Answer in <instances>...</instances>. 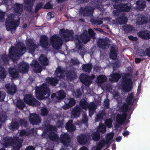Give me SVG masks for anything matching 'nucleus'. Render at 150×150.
I'll use <instances>...</instances> for the list:
<instances>
[{
	"mask_svg": "<svg viewBox=\"0 0 150 150\" xmlns=\"http://www.w3.org/2000/svg\"><path fill=\"white\" fill-rule=\"evenodd\" d=\"M25 150H35L34 148L31 146H29L26 148Z\"/></svg>",
	"mask_w": 150,
	"mask_h": 150,
	"instance_id": "774afa93",
	"label": "nucleus"
},
{
	"mask_svg": "<svg viewBox=\"0 0 150 150\" xmlns=\"http://www.w3.org/2000/svg\"><path fill=\"white\" fill-rule=\"evenodd\" d=\"M5 96V93L4 92L0 91V101L4 100Z\"/></svg>",
	"mask_w": 150,
	"mask_h": 150,
	"instance_id": "6e6d98bb",
	"label": "nucleus"
},
{
	"mask_svg": "<svg viewBox=\"0 0 150 150\" xmlns=\"http://www.w3.org/2000/svg\"><path fill=\"white\" fill-rule=\"evenodd\" d=\"M24 100L25 103L32 106H37L40 104V102L34 98L31 94L25 95Z\"/></svg>",
	"mask_w": 150,
	"mask_h": 150,
	"instance_id": "9d476101",
	"label": "nucleus"
},
{
	"mask_svg": "<svg viewBox=\"0 0 150 150\" xmlns=\"http://www.w3.org/2000/svg\"><path fill=\"white\" fill-rule=\"evenodd\" d=\"M105 142L104 140L100 141L98 144L96 146V150H100L103 146L105 144Z\"/></svg>",
	"mask_w": 150,
	"mask_h": 150,
	"instance_id": "09e8293b",
	"label": "nucleus"
},
{
	"mask_svg": "<svg viewBox=\"0 0 150 150\" xmlns=\"http://www.w3.org/2000/svg\"><path fill=\"white\" fill-rule=\"evenodd\" d=\"M112 121L111 119H109L107 120L105 122V123L108 127L110 128L111 127Z\"/></svg>",
	"mask_w": 150,
	"mask_h": 150,
	"instance_id": "603ef678",
	"label": "nucleus"
},
{
	"mask_svg": "<svg viewBox=\"0 0 150 150\" xmlns=\"http://www.w3.org/2000/svg\"><path fill=\"white\" fill-rule=\"evenodd\" d=\"M97 132L93 133L92 139L95 140L97 141L99 139L100 135L99 133L100 132L103 133H105L106 132V128L104 125L100 123L97 128Z\"/></svg>",
	"mask_w": 150,
	"mask_h": 150,
	"instance_id": "f8f14e48",
	"label": "nucleus"
},
{
	"mask_svg": "<svg viewBox=\"0 0 150 150\" xmlns=\"http://www.w3.org/2000/svg\"><path fill=\"white\" fill-rule=\"evenodd\" d=\"M90 40V38L88 35L87 31V30H85L83 33L81 35L80 38L77 39L78 43H77V42H76V47H78V48H81V40L84 43H86L88 41H89Z\"/></svg>",
	"mask_w": 150,
	"mask_h": 150,
	"instance_id": "9b49d317",
	"label": "nucleus"
},
{
	"mask_svg": "<svg viewBox=\"0 0 150 150\" xmlns=\"http://www.w3.org/2000/svg\"><path fill=\"white\" fill-rule=\"evenodd\" d=\"M133 94L132 93L128 94L126 101L129 104H131L133 102Z\"/></svg>",
	"mask_w": 150,
	"mask_h": 150,
	"instance_id": "a18cd8bd",
	"label": "nucleus"
},
{
	"mask_svg": "<svg viewBox=\"0 0 150 150\" xmlns=\"http://www.w3.org/2000/svg\"><path fill=\"white\" fill-rule=\"evenodd\" d=\"M6 87L7 89V93L11 95L14 94L16 91V87L14 84L11 85L7 84L6 85Z\"/></svg>",
	"mask_w": 150,
	"mask_h": 150,
	"instance_id": "412c9836",
	"label": "nucleus"
},
{
	"mask_svg": "<svg viewBox=\"0 0 150 150\" xmlns=\"http://www.w3.org/2000/svg\"><path fill=\"white\" fill-rule=\"evenodd\" d=\"M19 125L17 122L16 121H13L11 122V124L9 126L10 129L13 130L18 128Z\"/></svg>",
	"mask_w": 150,
	"mask_h": 150,
	"instance_id": "37998d69",
	"label": "nucleus"
},
{
	"mask_svg": "<svg viewBox=\"0 0 150 150\" xmlns=\"http://www.w3.org/2000/svg\"><path fill=\"white\" fill-rule=\"evenodd\" d=\"M30 133L27 132L25 130H23L19 132V135L20 136L22 137L25 136H29Z\"/></svg>",
	"mask_w": 150,
	"mask_h": 150,
	"instance_id": "3c124183",
	"label": "nucleus"
},
{
	"mask_svg": "<svg viewBox=\"0 0 150 150\" xmlns=\"http://www.w3.org/2000/svg\"><path fill=\"white\" fill-rule=\"evenodd\" d=\"M128 106L126 104H124L120 109V114H118L116 117V122L120 125H122L124 123L127 117L126 112Z\"/></svg>",
	"mask_w": 150,
	"mask_h": 150,
	"instance_id": "39448f33",
	"label": "nucleus"
},
{
	"mask_svg": "<svg viewBox=\"0 0 150 150\" xmlns=\"http://www.w3.org/2000/svg\"><path fill=\"white\" fill-rule=\"evenodd\" d=\"M81 109L79 107H76L74 108L72 111V116L74 117H78L80 114Z\"/></svg>",
	"mask_w": 150,
	"mask_h": 150,
	"instance_id": "2f4dec72",
	"label": "nucleus"
},
{
	"mask_svg": "<svg viewBox=\"0 0 150 150\" xmlns=\"http://www.w3.org/2000/svg\"><path fill=\"white\" fill-rule=\"evenodd\" d=\"M39 61L41 64L44 65H47L48 63L46 56L43 54L41 55L39 58Z\"/></svg>",
	"mask_w": 150,
	"mask_h": 150,
	"instance_id": "7c9ffc66",
	"label": "nucleus"
},
{
	"mask_svg": "<svg viewBox=\"0 0 150 150\" xmlns=\"http://www.w3.org/2000/svg\"><path fill=\"white\" fill-rule=\"evenodd\" d=\"M147 20L148 19L146 17L139 16L137 19L136 23L138 25H141L143 23H147L148 22Z\"/></svg>",
	"mask_w": 150,
	"mask_h": 150,
	"instance_id": "c9c22d12",
	"label": "nucleus"
},
{
	"mask_svg": "<svg viewBox=\"0 0 150 150\" xmlns=\"http://www.w3.org/2000/svg\"><path fill=\"white\" fill-rule=\"evenodd\" d=\"M29 120L33 125H38L40 122V117L36 114H30L29 117Z\"/></svg>",
	"mask_w": 150,
	"mask_h": 150,
	"instance_id": "4468645a",
	"label": "nucleus"
},
{
	"mask_svg": "<svg viewBox=\"0 0 150 150\" xmlns=\"http://www.w3.org/2000/svg\"><path fill=\"white\" fill-rule=\"evenodd\" d=\"M73 95L77 98H79L81 96V94L79 90H77L75 92L73 93Z\"/></svg>",
	"mask_w": 150,
	"mask_h": 150,
	"instance_id": "5fc2aeb1",
	"label": "nucleus"
},
{
	"mask_svg": "<svg viewBox=\"0 0 150 150\" xmlns=\"http://www.w3.org/2000/svg\"><path fill=\"white\" fill-rule=\"evenodd\" d=\"M46 81L47 83H50L52 85H55L57 83L58 81L57 79L54 78H50L48 77L46 79Z\"/></svg>",
	"mask_w": 150,
	"mask_h": 150,
	"instance_id": "e433bc0d",
	"label": "nucleus"
},
{
	"mask_svg": "<svg viewBox=\"0 0 150 150\" xmlns=\"http://www.w3.org/2000/svg\"><path fill=\"white\" fill-rule=\"evenodd\" d=\"M106 79V77L105 75H99L97 77L96 82L99 85L105 82Z\"/></svg>",
	"mask_w": 150,
	"mask_h": 150,
	"instance_id": "473e14b6",
	"label": "nucleus"
},
{
	"mask_svg": "<svg viewBox=\"0 0 150 150\" xmlns=\"http://www.w3.org/2000/svg\"><path fill=\"white\" fill-rule=\"evenodd\" d=\"M42 6V3H40L38 4L36 6L35 8V10L36 11H37Z\"/></svg>",
	"mask_w": 150,
	"mask_h": 150,
	"instance_id": "bf43d9fd",
	"label": "nucleus"
},
{
	"mask_svg": "<svg viewBox=\"0 0 150 150\" xmlns=\"http://www.w3.org/2000/svg\"><path fill=\"white\" fill-rule=\"evenodd\" d=\"M145 53L147 55H149L150 54V48L147 49L145 51Z\"/></svg>",
	"mask_w": 150,
	"mask_h": 150,
	"instance_id": "338daca9",
	"label": "nucleus"
},
{
	"mask_svg": "<svg viewBox=\"0 0 150 150\" xmlns=\"http://www.w3.org/2000/svg\"><path fill=\"white\" fill-rule=\"evenodd\" d=\"M6 74L4 69L0 66V78L4 79L5 78Z\"/></svg>",
	"mask_w": 150,
	"mask_h": 150,
	"instance_id": "de8ad7c7",
	"label": "nucleus"
},
{
	"mask_svg": "<svg viewBox=\"0 0 150 150\" xmlns=\"http://www.w3.org/2000/svg\"><path fill=\"white\" fill-rule=\"evenodd\" d=\"M80 106L84 109H87L88 107L89 108V115L90 116L92 115L96 108L97 106L93 103H90L89 105L84 99H82L80 103Z\"/></svg>",
	"mask_w": 150,
	"mask_h": 150,
	"instance_id": "6e6552de",
	"label": "nucleus"
},
{
	"mask_svg": "<svg viewBox=\"0 0 150 150\" xmlns=\"http://www.w3.org/2000/svg\"><path fill=\"white\" fill-rule=\"evenodd\" d=\"M36 72H40L42 71V67L35 60H33L31 64Z\"/></svg>",
	"mask_w": 150,
	"mask_h": 150,
	"instance_id": "b1692460",
	"label": "nucleus"
},
{
	"mask_svg": "<svg viewBox=\"0 0 150 150\" xmlns=\"http://www.w3.org/2000/svg\"><path fill=\"white\" fill-rule=\"evenodd\" d=\"M95 76L92 74L90 77H88L84 74H82L79 77L81 81L87 86H88L95 78Z\"/></svg>",
	"mask_w": 150,
	"mask_h": 150,
	"instance_id": "ddd939ff",
	"label": "nucleus"
},
{
	"mask_svg": "<svg viewBox=\"0 0 150 150\" xmlns=\"http://www.w3.org/2000/svg\"><path fill=\"white\" fill-rule=\"evenodd\" d=\"M65 105L63 106V108L66 110L74 105L76 103V102L75 100L73 98H67L65 100Z\"/></svg>",
	"mask_w": 150,
	"mask_h": 150,
	"instance_id": "6ab92c4d",
	"label": "nucleus"
},
{
	"mask_svg": "<svg viewBox=\"0 0 150 150\" xmlns=\"http://www.w3.org/2000/svg\"><path fill=\"white\" fill-rule=\"evenodd\" d=\"M66 96V93L63 90H60L56 93V98L58 100L63 99Z\"/></svg>",
	"mask_w": 150,
	"mask_h": 150,
	"instance_id": "f704fd0d",
	"label": "nucleus"
},
{
	"mask_svg": "<svg viewBox=\"0 0 150 150\" xmlns=\"http://www.w3.org/2000/svg\"><path fill=\"white\" fill-rule=\"evenodd\" d=\"M65 74L64 71L60 67H59L56 70L55 72V76L59 78H64L63 75Z\"/></svg>",
	"mask_w": 150,
	"mask_h": 150,
	"instance_id": "bb28decb",
	"label": "nucleus"
},
{
	"mask_svg": "<svg viewBox=\"0 0 150 150\" xmlns=\"http://www.w3.org/2000/svg\"><path fill=\"white\" fill-rule=\"evenodd\" d=\"M48 112V111L47 109L45 108H43L41 110V115L43 116H45L47 115Z\"/></svg>",
	"mask_w": 150,
	"mask_h": 150,
	"instance_id": "864d4df0",
	"label": "nucleus"
},
{
	"mask_svg": "<svg viewBox=\"0 0 150 150\" xmlns=\"http://www.w3.org/2000/svg\"><path fill=\"white\" fill-rule=\"evenodd\" d=\"M90 138L89 135H82L78 137V142L81 144H84Z\"/></svg>",
	"mask_w": 150,
	"mask_h": 150,
	"instance_id": "5701e85b",
	"label": "nucleus"
},
{
	"mask_svg": "<svg viewBox=\"0 0 150 150\" xmlns=\"http://www.w3.org/2000/svg\"><path fill=\"white\" fill-rule=\"evenodd\" d=\"M88 32L90 36L93 38L94 39L95 38L94 36L95 35V33H94L92 30L91 29H90L88 30Z\"/></svg>",
	"mask_w": 150,
	"mask_h": 150,
	"instance_id": "4d7b16f0",
	"label": "nucleus"
},
{
	"mask_svg": "<svg viewBox=\"0 0 150 150\" xmlns=\"http://www.w3.org/2000/svg\"><path fill=\"white\" fill-rule=\"evenodd\" d=\"M23 141L22 139H19L17 137H14L13 139L11 137H7L3 139L2 144L6 147L12 145L13 150H19L22 146Z\"/></svg>",
	"mask_w": 150,
	"mask_h": 150,
	"instance_id": "f03ea898",
	"label": "nucleus"
},
{
	"mask_svg": "<svg viewBox=\"0 0 150 150\" xmlns=\"http://www.w3.org/2000/svg\"><path fill=\"white\" fill-rule=\"evenodd\" d=\"M35 95L37 98L42 99L48 97L50 95L49 89L45 83H43L40 87H36Z\"/></svg>",
	"mask_w": 150,
	"mask_h": 150,
	"instance_id": "20e7f679",
	"label": "nucleus"
},
{
	"mask_svg": "<svg viewBox=\"0 0 150 150\" xmlns=\"http://www.w3.org/2000/svg\"><path fill=\"white\" fill-rule=\"evenodd\" d=\"M60 140L61 142L64 145H68L70 142V139L69 135L65 133L62 134L60 136Z\"/></svg>",
	"mask_w": 150,
	"mask_h": 150,
	"instance_id": "4be33fe9",
	"label": "nucleus"
},
{
	"mask_svg": "<svg viewBox=\"0 0 150 150\" xmlns=\"http://www.w3.org/2000/svg\"><path fill=\"white\" fill-rule=\"evenodd\" d=\"M123 86L124 90L127 92H128L130 91L131 89L132 82L130 79H123Z\"/></svg>",
	"mask_w": 150,
	"mask_h": 150,
	"instance_id": "a211bd4d",
	"label": "nucleus"
},
{
	"mask_svg": "<svg viewBox=\"0 0 150 150\" xmlns=\"http://www.w3.org/2000/svg\"><path fill=\"white\" fill-rule=\"evenodd\" d=\"M47 130L46 132H43V135L45 136L46 134L48 135L50 140L57 141L59 140V137L54 133V131H56L57 129L54 127L48 125L46 127Z\"/></svg>",
	"mask_w": 150,
	"mask_h": 150,
	"instance_id": "0eeeda50",
	"label": "nucleus"
},
{
	"mask_svg": "<svg viewBox=\"0 0 150 150\" xmlns=\"http://www.w3.org/2000/svg\"><path fill=\"white\" fill-rule=\"evenodd\" d=\"M47 38L45 35L41 36L40 41L42 46L44 48H47L49 47V45L47 43Z\"/></svg>",
	"mask_w": 150,
	"mask_h": 150,
	"instance_id": "cd10ccee",
	"label": "nucleus"
},
{
	"mask_svg": "<svg viewBox=\"0 0 150 150\" xmlns=\"http://www.w3.org/2000/svg\"><path fill=\"white\" fill-rule=\"evenodd\" d=\"M18 68L17 70L22 73H25L28 71L29 66L28 64L25 62H22L18 65Z\"/></svg>",
	"mask_w": 150,
	"mask_h": 150,
	"instance_id": "dca6fc26",
	"label": "nucleus"
},
{
	"mask_svg": "<svg viewBox=\"0 0 150 150\" xmlns=\"http://www.w3.org/2000/svg\"><path fill=\"white\" fill-rule=\"evenodd\" d=\"M113 137V134L112 133H109L107 134V139L109 141L112 139Z\"/></svg>",
	"mask_w": 150,
	"mask_h": 150,
	"instance_id": "13d9d810",
	"label": "nucleus"
},
{
	"mask_svg": "<svg viewBox=\"0 0 150 150\" xmlns=\"http://www.w3.org/2000/svg\"><path fill=\"white\" fill-rule=\"evenodd\" d=\"M72 121L70 120L66 123L65 127L68 132H73L76 129V127L72 124Z\"/></svg>",
	"mask_w": 150,
	"mask_h": 150,
	"instance_id": "a878e982",
	"label": "nucleus"
},
{
	"mask_svg": "<svg viewBox=\"0 0 150 150\" xmlns=\"http://www.w3.org/2000/svg\"><path fill=\"white\" fill-rule=\"evenodd\" d=\"M60 34L61 36L64 37V38H68V39H65L67 41L72 39V36L71 34L67 30H65L64 29H61Z\"/></svg>",
	"mask_w": 150,
	"mask_h": 150,
	"instance_id": "f3484780",
	"label": "nucleus"
},
{
	"mask_svg": "<svg viewBox=\"0 0 150 150\" xmlns=\"http://www.w3.org/2000/svg\"><path fill=\"white\" fill-rule=\"evenodd\" d=\"M4 13L0 10V21L4 19Z\"/></svg>",
	"mask_w": 150,
	"mask_h": 150,
	"instance_id": "e2e57ef3",
	"label": "nucleus"
},
{
	"mask_svg": "<svg viewBox=\"0 0 150 150\" xmlns=\"http://www.w3.org/2000/svg\"><path fill=\"white\" fill-rule=\"evenodd\" d=\"M20 123L22 125H25L26 123V121L25 120H20L19 121Z\"/></svg>",
	"mask_w": 150,
	"mask_h": 150,
	"instance_id": "69168bd1",
	"label": "nucleus"
},
{
	"mask_svg": "<svg viewBox=\"0 0 150 150\" xmlns=\"http://www.w3.org/2000/svg\"><path fill=\"white\" fill-rule=\"evenodd\" d=\"M19 18L18 16L16 17L15 15L10 14L8 16L6 21V27L8 30H11V32L15 30L16 28L19 23Z\"/></svg>",
	"mask_w": 150,
	"mask_h": 150,
	"instance_id": "7ed1b4c3",
	"label": "nucleus"
},
{
	"mask_svg": "<svg viewBox=\"0 0 150 150\" xmlns=\"http://www.w3.org/2000/svg\"><path fill=\"white\" fill-rule=\"evenodd\" d=\"M105 113L103 111H101L97 115L96 118V121L98 122L103 119V117L105 116Z\"/></svg>",
	"mask_w": 150,
	"mask_h": 150,
	"instance_id": "79ce46f5",
	"label": "nucleus"
},
{
	"mask_svg": "<svg viewBox=\"0 0 150 150\" xmlns=\"http://www.w3.org/2000/svg\"><path fill=\"white\" fill-rule=\"evenodd\" d=\"M3 59L5 64L7 63L8 58L7 57L6 55H4L3 56Z\"/></svg>",
	"mask_w": 150,
	"mask_h": 150,
	"instance_id": "052dcab7",
	"label": "nucleus"
},
{
	"mask_svg": "<svg viewBox=\"0 0 150 150\" xmlns=\"http://www.w3.org/2000/svg\"><path fill=\"white\" fill-rule=\"evenodd\" d=\"M50 41L52 47L55 49H59L61 48L63 41L58 36L53 35L50 38Z\"/></svg>",
	"mask_w": 150,
	"mask_h": 150,
	"instance_id": "1a4fd4ad",
	"label": "nucleus"
},
{
	"mask_svg": "<svg viewBox=\"0 0 150 150\" xmlns=\"http://www.w3.org/2000/svg\"><path fill=\"white\" fill-rule=\"evenodd\" d=\"M136 4L140 10H142L145 7L146 3L144 1H138L137 2Z\"/></svg>",
	"mask_w": 150,
	"mask_h": 150,
	"instance_id": "a19ab883",
	"label": "nucleus"
},
{
	"mask_svg": "<svg viewBox=\"0 0 150 150\" xmlns=\"http://www.w3.org/2000/svg\"><path fill=\"white\" fill-rule=\"evenodd\" d=\"M131 6V5L129 4H119L116 3L113 5L115 9L113 11V13L115 16H117L119 15L120 11H128Z\"/></svg>",
	"mask_w": 150,
	"mask_h": 150,
	"instance_id": "423d86ee",
	"label": "nucleus"
},
{
	"mask_svg": "<svg viewBox=\"0 0 150 150\" xmlns=\"http://www.w3.org/2000/svg\"><path fill=\"white\" fill-rule=\"evenodd\" d=\"M104 105L106 107V108H108V106L109 105V101L108 100L106 99L105 100L104 103Z\"/></svg>",
	"mask_w": 150,
	"mask_h": 150,
	"instance_id": "0e129e2a",
	"label": "nucleus"
},
{
	"mask_svg": "<svg viewBox=\"0 0 150 150\" xmlns=\"http://www.w3.org/2000/svg\"><path fill=\"white\" fill-rule=\"evenodd\" d=\"M116 51L117 50L115 47H112L110 48V56L112 59H114L116 58L117 57Z\"/></svg>",
	"mask_w": 150,
	"mask_h": 150,
	"instance_id": "4c0bfd02",
	"label": "nucleus"
},
{
	"mask_svg": "<svg viewBox=\"0 0 150 150\" xmlns=\"http://www.w3.org/2000/svg\"><path fill=\"white\" fill-rule=\"evenodd\" d=\"M51 7V5L49 2L47 3L44 6L45 8L47 9H49Z\"/></svg>",
	"mask_w": 150,
	"mask_h": 150,
	"instance_id": "680f3d73",
	"label": "nucleus"
},
{
	"mask_svg": "<svg viewBox=\"0 0 150 150\" xmlns=\"http://www.w3.org/2000/svg\"><path fill=\"white\" fill-rule=\"evenodd\" d=\"M120 77V75L118 73H112L110 76L109 79L111 82H115L118 80Z\"/></svg>",
	"mask_w": 150,
	"mask_h": 150,
	"instance_id": "c756f323",
	"label": "nucleus"
},
{
	"mask_svg": "<svg viewBox=\"0 0 150 150\" xmlns=\"http://www.w3.org/2000/svg\"><path fill=\"white\" fill-rule=\"evenodd\" d=\"M127 18L125 16H123L122 18H117V21L119 23L121 24L125 23L127 21Z\"/></svg>",
	"mask_w": 150,
	"mask_h": 150,
	"instance_id": "8fccbe9b",
	"label": "nucleus"
},
{
	"mask_svg": "<svg viewBox=\"0 0 150 150\" xmlns=\"http://www.w3.org/2000/svg\"><path fill=\"white\" fill-rule=\"evenodd\" d=\"M83 120H81V122L79 121L77 122V125H80L81 124H82L83 125H85V123L88 121V118L86 116V114L84 113L83 115Z\"/></svg>",
	"mask_w": 150,
	"mask_h": 150,
	"instance_id": "c03bdc74",
	"label": "nucleus"
},
{
	"mask_svg": "<svg viewBox=\"0 0 150 150\" xmlns=\"http://www.w3.org/2000/svg\"><path fill=\"white\" fill-rule=\"evenodd\" d=\"M98 45L103 49H107L109 47L107 41L104 39H99L98 42Z\"/></svg>",
	"mask_w": 150,
	"mask_h": 150,
	"instance_id": "393cba45",
	"label": "nucleus"
},
{
	"mask_svg": "<svg viewBox=\"0 0 150 150\" xmlns=\"http://www.w3.org/2000/svg\"><path fill=\"white\" fill-rule=\"evenodd\" d=\"M138 35L141 38L145 39H149L150 38V33L147 31L139 32Z\"/></svg>",
	"mask_w": 150,
	"mask_h": 150,
	"instance_id": "c85d7f7f",
	"label": "nucleus"
},
{
	"mask_svg": "<svg viewBox=\"0 0 150 150\" xmlns=\"http://www.w3.org/2000/svg\"><path fill=\"white\" fill-rule=\"evenodd\" d=\"M24 44L22 42L17 43L15 47H12L9 50V57L13 60L16 56L22 55L26 51Z\"/></svg>",
	"mask_w": 150,
	"mask_h": 150,
	"instance_id": "f257e3e1",
	"label": "nucleus"
},
{
	"mask_svg": "<svg viewBox=\"0 0 150 150\" xmlns=\"http://www.w3.org/2000/svg\"><path fill=\"white\" fill-rule=\"evenodd\" d=\"M92 65L91 64H84L82 66L83 70L85 71L90 72L91 69Z\"/></svg>",
	"mask_w": 150,
	"mask_h": 150,
	"instance_id": "ea45409f",
	"label": "nucleus"
},
{
	"mask_svg": "<svg viewBox=\"0 0 150 150\" xmlns=\"http://www.w3.org/2000/svg\"><path fill=\"white\" fill-rule=\"evenodd\" d=\"M94 9L90 6L81 8L80 13L82 14L84 16H90L92 15Z\"/></svg>",
	"mask_w": 150,
	"mask_h": 150,
	"instance_id": "2eb2a0df",
	"label": "nucleus"
},
{
	"mask_svg": "<svg viewBox=\"0 0 150 150\" xmlns=\"http://www.w3.org/2000/svg\"><path fill=\"white\" fill-rule=\"evenodd\" d=\"M37 46L35 45L31 39H28L27 42V48L30 53H32L34 51V50Z\"/></svg>",
	"mask_w": 150,
	"mask_h": 150,
	"instance_id": "aec40b11",
	"label": "nucleus"
},
{
	"mask_svg": "<svg viewBox=\"0 0 150 150\" xmlns=\"http://www.w3.org/2000/svg\"><path fill=\"white\" fill-rule=\"evenodd\" d=\"M9 73L12 77L13 78H16L18 76V73L15 68H10L9 69Z\"/></svg>",
	"mask_w": 150,
	"mask_h": 150,
	"instance_id": "58836bf2",
	"label": "nucleus"
},
{
	"mask_svg": "<svg viewBox=\"0 0 150 150\" xmlns=\"http://www.w3.org/2000/svg\"><path fill=\"white\" fill-rule=\"evenodd\" d=\"M14 10L18 14H20L22 11L23 6L21 4H16L14 6Z\"/></svg>",
	"mask_w": 150,
	"mask_h": 150,
	"instance_id": "72a5a7b5",
	"label": "nucleus"
},
{
	"mask_svg": "<svg viewBox=\"0 0 150 150\" xmlns=\"http://www.w3.org/2000/svg\"><path fill=\"white\" fill-rule=\"evenodd\" d=\"M17 107L20 109H22L25 107V105L23 102L21 100H18L16 103Z\"/></svg>",
	"mask_w": 150,
	"mask_h": 150,
	"instance_id": "49530a36",
	"label": "nucleus"
}]
</instances>
